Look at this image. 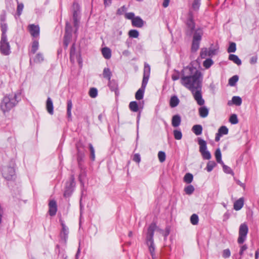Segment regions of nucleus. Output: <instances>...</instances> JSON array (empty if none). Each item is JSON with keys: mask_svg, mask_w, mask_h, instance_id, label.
Returning <instances> with one entry per match:
<instances>
[{"mask_svg": "<svg viewBox=\"0 0 259 259\" xmlns=\"http://www.w3.org/2000/svg\"><path fill=\"white\" fill-rule=\"evenodd\" d=\"M72 37V34H64L63 45L65 49H67Z\"/></svg>", "mask_w": 259, "mask_h": 259, "instance_id": "c85d7f7f", "label": "nucleus"}, {"mask_svg": "<svg viewBox=\"0 0 259 259\" xmlns=\"http://www.w3.org/2000/svg\"><path fill=\"white\" fill-rule=\"evenodd\" d=\"M145 90V89L140 88L137 91L135 94V98L137 100H140L143 98Z\"/></svg>", "mask_w": 259, "mask_h": 259, "instance_id": "c756f323", "label": "nucleus"}, {"mask_svg": "<svg viewBox=\"0 0 259 259\" xmlns=\"http://www.w3.org/2000/svg\"><path fill=\"white\" fill-rule=\"evenodd\" d=\"M216 165L217 164L214 161H209L207 163L205 169L208 172H210Z\"/></svg>", "mask_w": 259, "mask_h": 259, "instance_id": "f704fd0d", "label": "nucleus"}, {"mask_svg": "<svg viewBox=\"0 0 259 259\" xmlns=\"http://www.w3.org/2000/svg\"><path fill=\"white\" fill-rule=\"evenodd\" d=\"M236 50V45L234 42L230 43L229 46L227 49L228 53H234Z\"/></svg>", "mask_w": 259, "mask_h": 259, "instance_id": "49530a36", "label": "nucleus"}, {"mask_svg": "<svg viewBox=\"0 0 259 259\" xmlns=\"http://www.w3.org/2000/svg\"><path fill=\"white\" fill-rule=\"evenodd\" d=\"M75 60H76L79 65L82 64V60L80 52H78L77 54L75 56Z\"/></svg>", "mask_w": 259, "mask_h": 259, "instance_id": "0e129e2a", "label": "nucleus"}, {"mask_svg": "<svg viewBox=\"0 0 259 259\" xmlns=\"http://www.w3.org/2000/svg\"><path fill=\"white\" fill-rule=\"evenodd\" d=\"M238 119L236 114H232L229 118V122L232 124H236L238 123Z\"/></svg>", "mask_w": 259, "mask_h": 259, "instance_id": "c03bdc74", "label": "nucleus"}, {"mask_svg": "<svg viewBox=\"0 0 259 259\" xmlns=\"http://www.w3.org/2000/svg\"><path fill=\"white\" fill-rule=\"evenodd\" d=\"M46 108L49 113L53 115L54 113V107L52 100L50 97H48L47 100Z\"/></svg>", "mask_w": 259, "mask_h": 259, "instance_id": "f3484780", "label": "nucleus"}, {"mask_svg": "<svg viewBox=\"0 0 259 259\" xmlns=\"http://www.w3.org/2000/svg\"><path fill=\"white\" fill-rule=\"evenodd\" d=\"M135 14L133 12L126 13L125 14V18L128 20H131L132 21L135 18Z\"/></svg>", "mask_w": 259, "mask_h": 259, "instance_id": "e2e57ef3", "label": "nucleus"}, {"mask_svg": "<svg viewBox=\"0 0 259 259\" xmlns=\"http://www.w3.org/2000/svg\"><path fill=\"white\" fill-rule=\"evenodd\" d=\"M192 131L196 135H200L202 132V126L200 124L194 125L192 127Z\"/></svg>", "mask_w": 259, "mask_h": 259, "instance_id": "393cba45", "label": "nucleus"}, {"mask_svg": "<svg viewBox=\"0 0 259 259\" xmlns=\"http://www.w3.org/2000/svg\"><path fill=\"white\" fill-rule=\"evenodd\" d=\"M198 143L199 145L200 152L207 150V143L205 140L199 138L198 139Z\"/></svg>", "mask_w": 259, "mask_h": 259, "instance_id": "412c9836", "label": "nucleus"}, {"mask_svg": "<svg viewBox=\"0 0 259 259\" xmlns=\"http://www.w3.org/2000/svg\"><path fill=\"white\" fill-rule=\"evenodd\" d=\"M82 144L78 143L76 145V148L77 150V161L78 163V167L82 169V162H83L84 158L85 156L84 153L83 151L80 149V147Z\"/></svg>", "mask_w": 259, "mask_h": 259, "instance_id": "9d476101", "label": "nucleus"}, {"mask_svg": "<svg viewBox=\"0 0 259 259\" xmlns=\"http://www.w3.org/2000/svg\"><path fill=\"white\" fill-rule=\"evenodd\" d=\"M39 43L37 40H34L32 42L30 54H34L38 49Z\"/></svg>", "mask_w": 259, "mask_h": 259, "instance_id": "cd10ccee", "label": "nucleus"}, {"mask_svg": "<svg viewBox=\"0 0 259 259\" xmlns=\"http://www.w3.org/2000/svg\"><path fill=\"white\" fill-rule=\"evenodd\" d=\"M2 174L4 178L7 181H13L16 178L14 163L5 166L2 168Z\"/></svg>", "mask_w": 259, "mask_h": 259, "instance_id": "39448f33", "label": "nucleus"}, {"mask_svg": "<svg viewBox=\"0 0 259 259\" xmlns=\"http://www.w3.org/2000/svg\"><path fill=\"white\" fill-rule=\"evenodd\" d=\"M71 32H72V26L67 22L66 23L65 34H71Z\"/></svg>", "mask_w": 259, "mask_h": 259, "instance_id": "bf43d9fd", "label": "nucleus"}, {"mask_svg": "<svg viewBox=\"0 0 259 259\" xmlns=\"http://www.w3.org/2000/svg\"><path fill=\"white\" fill-rule=\"evenodd\" d=\"M158 157L160 162H163L165 160L166 155L164 152L159 151L158 153Z\"/></svg>", "mask_w": 259, "mask_h": 259, "instance_id": "864d4df0", "label": "nucleus"}, {"mask_svg": "<svg viewBox=\"0 0 259 259\" xmlns=\"http://www.w3.org/2000/svg\"><path fill=\"white\" fill-rule=\"evenodd\" d=\"M149 78V76L143 75L142 83V85L141 87V88H142V89H144L145 90L146 85H147L148 81Z\"/></svg>", "mask_w": 259, "mask_h": 259, "instance_id": "6e6d98bb", "label": "nucleus"}, {"mask_svg": "<svg viewBox=\"0 0 259 259\" xmlns=\"http://www.w3.org/2000/svg\"><path fill=\"white\" fill-rule=\"evenodd\" d=\"M238 79L239 77L238 75H235L233 76L229 79V84L231 87L235 86Z\"/></svg>", "mask_w": 259, "mask_h": 259, "instance_id": "e433bc0d", "label": "nucleus"}, {"mask_svg": "<svg viewBox=\"0 0 259 259\" xmlns=\"http://www.w3.org/2000/svg\"><path fill=\"white\" fill-rule=\"evenodd\" d=\"M150 66L148 64L145 63L143 75L150 76Z\"/></svg>", "mask_w": 259, "mask_h": 259, "instance_id": "de8ad7c7", "label": "nucleus"}, {"mask_svg": "<svg viewBox=\"0 0 259 259\" xmlns=\"http://www.w3.org/2000/svg\"><path fill=\"white\" fill-rule=\"evenodd\" d=\"M181 123V117L179 114H176L172 117L171 124L172 126L176 127L179 126Z\"/></svg>", "mask_w": 259, "mask_h": 259, "instance_id": "dca6fc26", "label": "nucleus"}, {"mask_svg": "<svg viewBox=\"0 0 259 259\" xmlns=\"http://www.w3.org/2000/svg\"><path fill=\"white\" fill-rule=\"evenodd\" d=\"M59 221L60 222L61 226L62 227L61 230L60 231V233L59 234L60 240V242L64 245L66 244L68 238L69 234V229L65 225L64 222L60 219Z\"/></svg>", "mask_w": 259, "mask_h": 259, "instance_id": "6e6552de", "label": "nucleus"}, {"mask_svg": "<svg viewBox=\"0 0 259 259\" xmlns=\"http://www.w3.org/2000/svg\"><path fill=\"white\" fill-rule=\"evenodd\" d=\"M6 20V12L5 10H3L0 15L1 23H5Z\"/></svg>", "mask_w": 259, "mask_h": 259, "instance_id": "774afa93", "label": "nucleus"}, {"mask_svg": "<svg viewBox=\"0 0 259 259\" xmlns=\"http://www.w3.org/2000/svg\"><path fill=\"white\" fill-rule=\"evenodd\" d=\"M201 155L204 159L209 160L211 158V155L209 151L205 150L200 152Z\"/></svg>", "mask_w": 259, "mask_h": 259, "instance_id": "09e8293b", "label": "nucleus"}, {"mask_svg": "<svg viewBox=\"0 0 259 259\" xmlns=\"http://www.w3.org/2000/svg\"><path fill=\"white\" fill-rule=\"evenodd\" d=\"M244 205V199L243 197L240 198L234 203V209L236 210H240Z\"/></svg>", "mask_w": 259, "mask_h": 259, "instance_id": "a211bd4d", "label": "nucleus"}, {"mask_svg": "<svg viewBox=\"0 0 259 259\" xmlns=\"http://www.w3.org/2000/svg\"><path fill=\"white\" fill-rule=\"evenodd\" d=\"M195 188L194 186L192 185H188L185 187L184 188V191L186 194L190 195H191L194 191Z\"/></svg>", "mask_w": 259, "mask_h": 259, "instance_id": "c9c22d12", "label": "nucleus"}, {"mask_svg": "<svg viewBox=\"0 0 259 259\" xmlns=\"http://www.w3.org/2000/svg\"><path fill=\"white\" fill-rule=\"evenodd\" d=\"M103 76L104 78L107 79L108 80L111 79L112 75V72L109 68H105L103 71Z\"/></svg>", "mask_w": 259, "mask_h": 259, "instance_id": "a878e982", "label": "nucleus"}, {"mask_svg": "<svg viewBox=\"0 0 259 259\" xmlns=\"http://www.w3.org/2000/svg\"><path fill=\"white\" fill-rule=\"evenodd\" d=\"M221 164L222 165L223 170L225 173L232 175L234 174V172L233 170L231 169V168L228 166L225 165L224 162L223 164Z\"/></svg>", "mask_w": 259, "mask_h": 259, "instance_id": "603ef678", "label": "nucleus"}, {"mask_svg": "<svg viewBox=\"0 0 259 259\" xmlns=\"http://www.w3.org/2000/svg\"><path fill=\"white\" fill-rule=\"evenodd\" d=\"M44 60V57L42 54L39 53H37L35 58H34V61L35 63H40Z\"/></svg>", "mask_w": 259, "mask_h": 259, "instance_id": "5fc2aeb1", "label": "nucleus"}, {"mask_svg": "<svg viewBox=\"0 0 259 259\" xmlns=\"http://www.w3.org/2000/svg\"><path fill=\"white\" fill-rule=\"evenodd\" d=\"M78 52L76 51V47L75 44H73L70 48V60L72 63H74L75 62V56Z\"/></svg>", "mask_w": 259, "mask_h": 259, "instance_id": "6ab92c4d", "label": "nucleus"}, {"mask_svg": "<svg viewBox=\"0 0 259 259\" xmlns=\"http://www.w3.org/2000/svg\"><path fill=\"white\" fill-rule=\"evenodd\" d=\"M102 53L103 57L106 59H109L111 57V51L109 48L105 47L103 48Z\"/></svg>", "mask_w": 259, "mask_h": 259, "instance_id": "b1692460", "label": "nucleus"}, {"mask_svg": "<svg viewBox=\"0 0 259 259\" xmlns=\"http://www.w3.org/2000/svg\"><path fill=\"white\" fill-rule=\"evenodd\" d=\"M145 22L139 16H136L132 22V25L134 27L141 28L143 26Z\"/></svg>", "mask_w": 259, "mask_h": 259, "instance_id": "4468645a", "label": "nucleus"}, {"mask_svg": "<svg viewBox=\"0 0 259 259\" xmlns=\"http://www.w3.org/2000/svg\"><path fill=\"white\" fill-rule=\"evenodd\" d=\"M222 256L224 258H229L231 256V251L229 249H225L223 250Z\"/></svg>", "mask_w": 259, "mask_h": 259, "instance_id": "052dcab7", "label": "nucleus"}, {"mask_svg": "<svg viewBox=\"0 0 259 259\" xmlns=\"http://www.w3.org/2000/svg\"><path fill=\"white\" fill-rule=\"evenodd\" d=\"M200 57L201 58L204 59L207 56H208V51L207 48H203L201 49V52H200Z\"/></svg>", "mask_w": 259, "mask_h": 259, "instance_id": "4d7b16f0", "label": "nucleus"}, {"mask_svg": "<svg viewBox=\"0 0 259 259\" xmlns=\"http://www.w3.org/2000/svg\"><path fill=\"white\" fill-rule=\"evenodd\" d=\"M193 180V176L192 174L187 173L184 177V181L187 183H191Z\"/></svg>", "mask_w": 259, "mask_h": 259, "instance_id": "58836bf2", "label": "nucleus"}, {"mask_svg": "<svg viewBox=\"0 0 259 259\" xmlns=\"http://www.w3.org/2000/svg\"><path fill=\"white\" fill-rule=\"evenodd\" d=\"M199 116L202 118H205L208 115L209 110L206 106H201L198 109Z\"/></svg>", "mask_w": 259, "mask_h": 259, "instance_id": "aec40b11", "label": "nucleus"}, {"mask_svg": "<svg viewBox=\"0 0 259 259\" xmlns=\"http://www.w3.org/2000/svg\"><path fill=\"white\" fill-rule=\"evenodd\" d=\"M128 35L130 37L137 38L139 35V33L137 30L132 29L128 32Z\"/></svg>", "mask_w": 259, "mask_h": 259, "instance_id": "37998d69", "label": "nucleus"}, {"mask_svg": "<svg viewBox=\"0 0 259 259\" xmlns=\"http://www.w3.org/2000/svg\"><path fill=\"white\" fill-rule=\"evenodd\" d=\"M0 52L4 56H8L11 54V46L8 37H1Z\"/></svg>", "mask_w": 259, "mask_h": 259, "instance_id": "0eeeda50", "label": "nucleus"}, {"mask_svg": "<svg viewBox=\"0 0 259 259\" xmlns=\"http://www.w3.org/2000/svg\"><path fill=\"white\" fill-rule=\"evenodd\" d=\"M73 20L74 26L75 28L74 32L76 33L78 31L79 28V19H73Z\"/></svg>", "mask_w": 259, "mask_h": 259, "instance_id": "69168bd1", "label": "nucleus"}, {"mask_svg": "<svg viewBox=\"0 0 259 259\" xmlns=\"http://www.w3.org/2000/svg\"><path fill=\"white\" fill-rule=\"evenodd\" d=\"M228 128L227 127V126L225 125L221 126L218 130V133L222 136H223V135H227L228 134Z\"/></svg>", "mask_w": 259, "mask_h": 259, "instance_id": "a19ab883", "label": "nucleus"}, {"mask_svg": "<svg viewBox=\"0 0 259 259\" xmlns=\"http://www.w3.org/2000/svg\"><path fill=\"white\" fill-rule=\"evenodd\" d=\"M180 76L181 83L191 92L194 99L199 105H203L205 101L201 94L203 80L202 73L193 66H186L184 67L181 72L175 69L174 73L171 75V79L174 81L177 80Z\"/></svg>", "mask_w": 259, "mask_h": 259, "instance_id": "f257e3e1", "label": "nucleus"}, {"mask_svg": "<svg viewBox=\"0 0 259 259\" xmlns=\"http://www.w3.org/2000/svg\"><path fill=\"white\" fill-rule=\"evenodd\" d=\"M80 6L77 3L74 2L72 5L73 19L79 18Z\"/></svg>", "mask_w": 259, "mask_h": 259, "instance_id": "2eb2a0df", "label": "nucleus"}, {"mask_svg": "<svg viewBox=\"0 0 259 259\" xmlns=\"http://www.w3.org/2000/svg\"><path fill=\"white\" fill-rule=\"evenodd\" d=\"M248 232L247 225L245 223L241 224L239 227V237L237 240L239 244H242L245 241Z\"/></svg>", "mask_w": 259, "mask_h": 259, "instance_id": "1a4fd4ad", "label": "nucleus"}, {"mask_svg": "<svg viewBox=\"0 0 259 259\" xmlns=\"http://www.w3.org/2000/svg\"><path fill=\"white\" fill-rule=\"evenodd\" d=\"M201 0H194L192 4V9L195 11L199 10Z\"/></svg>", "mask_w": 259, "mask_h": 259, "instance_id": "72a5a7b5", "label": "nucleus"}, {"mask_svg": "<svg viewBox=\"0 0 259 259\" xmlns=\"http://www.w3.org/2000/svg\"><path fill=\"white\" fill-rule=\"evenodd\" d=\"M75 186V178L73 175H71L69 181L66 182L64 192L65 197H70L74 191Z\"/></svg>", "mask_w": 259, "mask_h": 259, "instance_id": "423d86ee", "label": "nucleus"}, {"mask_svg": "<svg viewBox=\"0 0 259 259\" xmlns=\"http://www.w3.org/2000/svg\"><path fill=\"white\" fill-rule=\"evenodd\" d=\"M214 154L217 162L220 164H223V161L222 160V154L220 148H218L215 150Z\"/></svg>", "mask_w": 259, "mask_h": 259, "instance_id": "2f4dec72", "label": "nucleus"}, {"mask_svg": "<svg viewBox=\"0 0 259 259\" xmlns=\"http://www.w3.org/2000/svg\"><path fill=\"white\" fill-rule=\"evenodd\" d=\"M67 115L69 119L71 118V109L72 103L71 100H68L67 102Z\"/></svg>", "mask_w": 259, "mask_h": 259, "instance_id": "7c9ffc66", "label": "nucleus"}, {"mask_svg": "<svg viewBox=\"0 0 259 259\" xmlns=\"http://www.w3.org/2000/svg\"><path fill=\"white\" fill-rule=\"evenodd\" d=\"M185 24L186 25L185 34L187 36H192L191 51L192 53H195L199 48L200 44L203 35V31L200 27L195 29L196 24L194 19V14L191 10L188 13Z\"/></svg>", "mask_w": 259, "mask_h": 259, "instance_id": "f03ea898", "label": "nucleus"}, {"mask_svg": "<svg viewBox=\"0 0 259 259\" xmlns=\"http://www.w3.org/2000/svg\"><path fill=\"white\" fill-rule=\"evenodd\" d=\"M213 63L212 60L210 58L206 59L203 63V66L207 69L209 68Z\"/></svg>", "mask_w": 259, "mask_h": 259, "instance_id": "a18cd8bd", "label": "nucleus"}, {"mask_svg": "<svg viewBox=\"0 0 259 259\" xmlns=\"http://www.w3.org/2000/svg\"><path fill=\"white\" fill-rule=\"evenodd\" d=\"M157 228L155 223H151L147 230L146 236V244L148 247L149 252L153 259L155 258V246L154 242V234Z\"/></svg>", "mask_w": 259, "mask_h": 259, "instance_id": "20e7f679", "label": "nucleus"}, {"mask_svg": "<svg viewBox=\"0 0 259 259\" xmlns=\"http://www.w3.org/2000/svg\"><path fill=\"white\" fill-rule=\"evenodd\" d=\"M29 31L33 37H36L39 35L40 28L38 25L30 24L28 26Z\"/></svg>", "mask_w": 259, "mask_h": 259, "instance_id": "9b49d317", "label": "nucleus"}, {"mask_svg": "<svg viewBox=\"0 0 259 259\" xmlns=\"http://www.w3.org/2000/svg\"><path fill=\"white\" fill-rule=\"evenodd\" d=\"M108 86L112 92H114L116 95L118 93V84L117 81L115 79L108 80Z\"/></svg>", "mask_w": 259, "mask_h": 259, "instance_id": "f8f14e48", "label": "nucleus"}, {"mask_svg": "<svg viewBox=\"0 0 259 259\" xmlns=\"http://www.w3.org/2000/svg\"><path fill=\"white\" fill-rule=\"evenodd\" d=\"M233 104L236 106H240L242 104V99L239 96H234L232 99Z\"/></svg>", "mask_w": 259, "mask_h": 259, "instance_id": "ea45409f", "label": "nucleus"}, {"mask_svg": "<svg viewBox=\"0 0 259 259\" xmlns=\"http://www.w3.org/2000/svg\"><path fill=\"white\" fill-rule=\"evenodd\" d=\"M1 29L2 31L1 37H8L7 34L8 25L6 23H1Z\"/></svg>", "mask_w": 259, "mask_h": 259, "instance_id": "bb28decb", "label": "nucleus"}, {"mask_svg": "<svg viewBox=\"0 0 259 259\" xmlns=\"http://www.w3.org/2000/svg\"><path fill=\"white\" fill-rule=\"evenodd\" d=\"M89 94L91 98H95L98 95V90L95 88H92L90 89Z\"/></svg>", "mask_w": 259, "mask_h": 259, "instance_id": "8fccbe9b", "label": "nucleus"}, {"mask_svg": "<svg viewBox=\"0 0 259 259\" xmlns=\"http://www.w3.org/2000/svg\"><path fill=\"white\" fill-rule=\"evenodd\" d=\"M180 103V100L177 96H173L170 98L169 101V105L171 108L177 106Z\"/></svg>", "mask_w": 259, "mask_h": 259, "instance_id": "4be33fe9", "label": "nucleus"}, {"mask_svg": "<svg viewBox=\"0 0 259 259\" xmlns=\"http://www.w3.org/2000/svg\"><path fill=\"white\" fill-rule=\"evenodd\" d=\"M20 93L7 94L2 99L0 103V108L4 114L9 112L16 106L21 101Z\"/></svg>", "mask_w": 259, "mask_h": 259, "instance_id": "7ed1b4c3", "label": "nucleus"}, {"mask_svg": "<svg viewBox=\"0 0 259 259\" xmlns=\"http://www.w3.org/2000/svg\"><path fill=\"white\" fill-rule=\"evenodd\" d=\"M127 10L125 6H123L120 8L118 9L116 12V14L118 15H122Z\"/></svg>", "mask_w": 259, "mask_h": 259, "instance_id": "680f3d73", "label": "nucleus"}, {"mask_svg": "<svg viewBox=\"0 0 259 259\" xmlns=\"http://www.w3.org/2000/svg\"><path fill=\"white\" fill-rule=\"evenodd\" d=\"M174 136L176 140H181L182 138V133L180 130H175L174 131Z\"/></svg>", "mask_w": 259, "mask_h": 259, "instance_id": "3c124183", "label": "nucleus"}, {"mask_svg": "<svg viewBox=\"0 0 259 259\" xmlns=\"http://www.w3.org/2000/svg\"><path fill=\"white\" fill-rule=\"evenodd\" d=\"M89 148L90 151V158L92 161H94L95 160V151L91 143L89 144Z\"/></svg>", "mask_w": 259, "mask_h": 259, "instance_id": "4c0bfd02", "label": "nucleus"}, {"mask_svg": "<svg viewBox=\"0 0 259 259\" xmlns=\"http://www.w3.org/2000/svg\"><path fill=\"white\" fill-rule=\"evenodd\" d=\"M130 109L133 111L136 112L139 110V106L136 101H132L129 104Z\"/></svg>", "mask_w": 259, "mask_h": 259, "instance_id": "473e14b6", "label": "nucleus"}, {"mask_svg": "<svg viewBox=\"0 0 259 259\" xmlns=\"http://www.w3.org/2000/svg\"><path fill=\"white\" fill-rule=\"evenodd\" d=\"M229 59L233 61L234 63L239 66L241 65L242 62L239 58L236 55L230 54L229 56Z\"/></svg>", "mask_w": 259, "mask_h": 259, "instance_id": "5701e85b", "label": "nucleus"}, {"mask_svg": "<svg viewBox=\"0 0 259 259\" xmlns=\"http://www.w3.org/2000/svg\"><path fill=\"white\" fill-rule=\"evenodd\" d=\"M23 8L24 5L22 3H19L18 2L17 14L18 16H20L21 15Z\"/></svg>", "mask_w": 259, "mask_h": 259, "instance_id": "13d9d810", "label": "nucleus"}, {"mask_svg": "<svg viewBox=\"0 0 259 259\" xmlns=\"http://www.w3.org/2000/svg\"><path fill=\"white\" fill-rule=\"evenodd\" d=\"M199 221V218L197 214H193L190 217L191 223L193 225H196L198 224Z\"/></svg>", "mask_w": 259, "mask_h": 259, "instance_id": "79ce46f5", "label": "nucleus"}, {"mask_svg": "<svg viewBox=\"0 0 259 259\" xmlns=\"http://www.w3.org/2000/svg\"><path fill=\"white\" fill-rule=\"evenodd\" d=\"M49 214L51 216H54L56 214L57 211V205L56 201L54 200H51L49 203Z\"/></svg>", "mask_w": 259, "mask_h": 259, "instance_id": "ddd939ff", "label": "nucleus"}, {"mask_svg": "<svg viewBox=\"0 0 259 259\" xmlns=\"http://www.w3.org/2000/svg\"><path fill=\"white\" fill-rule=\"evenodd\" d=\"M208 51L209 57H212L213 56L215 55L217 53V50L212 48H209Z\"/></svg>", "mask_w": 259, "mask_h": 259, "instance_id": "338daca9", "label": "nucleus"}]
</instances>
